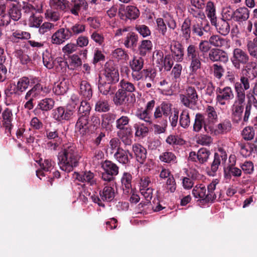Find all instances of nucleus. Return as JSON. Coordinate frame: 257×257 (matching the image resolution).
Listing matches in <instances>:
<instances>
[{
	"label": "nucleus",
	"instance_id": "nucleus-1",
	"mask_svg": "<svg viewBox=\"0 0 257 257\" xmlns=\"http://www.w3.org/2000/svg\"><path fill=\"white\" fill-rule=\"evenodd\" d=\"M80 159L76 146L72 143L66 144L58 153V165L62 171L69 173L78 166Z\"/></svg>",
	"mask_w": 257,
	"mask_h": 257
},
{
	"label": "nucleus",
	"instance_id": "nucleus-2",
	"mask_svg": "<svg viewBox=\"0 0 257 257\" xmlns=\"http://www.w3.org/2000/svg\"><path fill=\"white\" fill-rule=\"evenodd\" d=\"M181 103L186 107L195 110L198 104L199 95L193 86H187L183 94L180 95Z\"/></svg>",
	"mask_w": 257,
	"mask_h": 257
},
{
	"label": "nucleus",
	"instance_id": "nucleus-3",
	"mask_svg": "<svg viewBox=\"0 0 257 257\" xmlns=\"http://www.w3.org/2000/svg\"><path fill=\"white\" fill-rule=\"evenodd\" d=\"M186 60L190 61L189 69H200L201 68L202 59L200 55V52L196 46L194 44H190L187 48Z\"/></svg>",
	"mask_w": 257,
	"mask_h": 257
},
{
	"label": "nucleus",
	"instance_id": "nucleus-4",
	"mask_svg": "<svg viewBox=\"0 0 257 257\" xmlns=\"http://www.w3.org/2000/svg\"><path fill=\"white\" fill-rule=\"evenodd\" d=\"M74 107L72 105L59 106L52 110V117L58 122L70 120L74 114Z\"/></svg>",
	"mask_w": 257,
	"mask_h": 257
},
{
	"label": "nucleus",
	"instance_id": "nucleus-5",
	"mask_svg": "<svg viewBox=\"0 0 257 257\" xmlns=\"http://www.w3.org/2000/svg\"><path fill=\"white\" fill-rule=\"evenodd\" d=\"M101 164L104 171L101 174L102 179L108 182L113 181L119 173V167L114 163L107 160L101 162Z\"/></svg>",
	"mask_w": 257,
	"mask_h": 257
},
{
	"label": "nucleus",
	"instance_id": "nucleus-6",
	"mask_svg": "<svg viewBox=\"0 0 257 257\" xmlns=\"http://www.w3.org/2000/svg\"><path fill=\"white\" fill-rule=\"evenodd\" d=\"M99 77L116 84L119 79L118 70L112 62H106Z\"/></svg>",
	"mask_w": 257,
	"mask_h": 257
},
{
	"label": "nucleus",
	"instance_id": "nucleus-7",
	"mask_svg": "<svg viewBox=\"0 0 257 257\" xmlns=\"http://www.w3.org/2000/svg\"><path fill=\"white\" fill-rule=\"evenodd\" d=\"M136 100V96L134 93H127L119 89L115 92L113 99L116 105H124L127 108L132 107Z\"/></svg>",
	"mask_w": 257,
	"mask_h": 257
},
{
	"label": "nucleus",
	"instance_id": "nucleus-8",
	"mask_svg": "<svg viewBox=\"0 0 257 257\" xmlns=\"http://www.w3.org/2000/svg\"><path fill=\"white\" fill-rule=\"evenodd\" d=\"M249 56L247 53L240 48H235L232 52L230 60L235 69L240 70L242 65L247 64L249 61Z\"/></svg>",
	"mask_w": 257,
	"mask_h": 257
},
{
	"label": "nucleus",
	"instance_id": "nucleus-9",
	"mask_svg": "<svg viewBox=\"0 0 257 257\" xmlns=\"http://www.w3.org/2000/svg\"><path fill=\"white\" fill-rule=\"evenodd\" d=\"M118 15L120 19L124 21L135 20L138 18L140 12L138 8L133 5H121L118 9Z\"/></svg>",
	"mask_w": 257,
	"mask_h": 257
},
{
	"label": "nucleus",
	"instance_id": "nucleus-10",
	"mask_svg": "<svg viewBox=\"0 0 257 257\" xmlns=\"http://www.w3.org/2000/svg\"><path fill=\"white\" fill-rule=\"evenodd\" d=\"M156 21L157 30L163 36H166L167 31L166 25H167L170 30H174L177 28L176 22L173 17L170 15L165 17V20L159 18L156 19Z\"/></svg>",
	"mask_w": 257,
	"mask_h": 257
},
{
	"label": "nucleus",
	"instance_id": "nucleus-11",
	"mask_svg": "<svg viewBox=\"0 0 257 257\" xmlns=\"http://www.w3.org/2000/svg\"><path fill=\"white\" fill-rule=\"evenodd\" d=\"M211 154L210 151L205 148H200L197 153L190 152L188 160L200 165H205L208 161Z\"/></svg>",
	"mask_w": 257,
	"mask_h": 257
},
{
	"label": "nucleus",
	"instance_id": "nucleus-12",
	"mask_svg": "<svg viewBox=\"0 0 257 257\" xmlns=\"http://www.w3.org/2000/svg\"><path fill=\"white\" fill-rule=\"evenodd\" d=\"M219 153L215 152L214 159L210 165V169L207 172L210 176H215L221 164V160L225 162L227 158L226 152L222 148L218 149Z\"/></svg>",
	"mask_w": 257,
	"mask_h": 257
},
{
	"label": "nucleus",
	"instance_id": "nucleus-13",
	"mask_svg": "<svg viewBox=\"0 0 257 257\" xmlns=\"http://www.w3.org/2000/svg\"><path fill=\"white\" fill-rule=\"evenodd\" d=\"M216 94V101L221 105H225L234 98L233 90L229 86L223 88L217 87Z\"/></svg>",
	"mask_w": 257,
	"mask_h": 257
},
{
	"label": "nucleus",
	"instance_id": "nucleus-14",
	"mask_svg": "<svg viewBox=\"0 0 257 257\" xmlns=\"http://www.w3.org/2000/svg\"><path fill=\"white\" fill-rule=\"evenodd\" d=\"M144 65V60L141 57H134L133 60L130 62V65L133 71L132 75L134 80L138 81L143 77V75L141 72Z\"/></svg>",
	"mask_w": 257,
	"mask_h": 257
},
{
	"label": "nucleus",
	"instance_id": "nucleus-15",
	"mask_svg": "<svg viewBox=\"0 0 257 257\" xmlns=\"http://www.w3.org/2000/svg\"><path fill=\"white\" fill-rule=\"evenodd\" d=\"M70 34L67 27L60 28L52 35L51 42L53 44L61 45L71 38Z\"/></svg>",
	"mask_w": 257,
	"mask_h": 257
},
{
	"label": "nucleus",
	"instance_id": "nucleus-16",
	"mask_svg": "<svg viewBox=\"0 0 257 257\" xmlns=\"http://www.w3.org/2000/svg\"><path fill=\"white\" fill-rule=\"evenodd\" d=\"M69 11L75 16L79 13L86 12L88 9V4L86 0H72L69 2Z\"/></svg>",
	"mask_w": 257,
	"mask_h": 257
},
{
	"label": "nucleus",
	"instance_id": "nucleus-17",
	"mask_svg": "<svg viewBox=\"0 0 257 257\" xmlns=\"http://www.w3.org/2000/svg\"><path fill=\"white\" fill-rule=\"evenodd\" d=\"M75 130L82 136L89 135L93 132L91 125L89 123L88 118L85 117H78L75 124Z\"/></svg>",
	"mask_w": 257,
	"mask_h": 257
},
{
	"label": "nucleus",
	"instance_id": "nucleus-18",
	"mask_svg": "<svg viewBox=\"0 0 257 257\" xmlns=\"http://www.w3.org/2000/svg\"><path fill=\"white\" fill-rule=\"evenodd\" d=\"M205 116L201 113H197L195 114L194 122L193 124V130L195 132H199L202 127L204 128L205 132L209 134L210 131L212 129L210 125L206 123Z\"/></svg>",
	"mask_w": 257,
	"mask_h": 257
},
{
	"label": "nucleus",
	"instance_id": "nucleus-19",
	"mask_svg": "<svg viewBox=\"0 0 257 257\" xmlns=\"http://www.w3.org/2000/svg\"><path fill=\"white\" fill-rule=\"evenodd\" d=\"M245 96L236 94L235 100L232 107V114L234 117L240 120L244 109Z\"/></svg>",
	"mask_w": 257,
	"mask_h": 257
},
{
	"label": "nucleus",
	"instance_id": "nucleus-20",
	"mask_svg": "<svg viewBox=\"0 0 257 257\" xmlns=\"http://www.w3.org/2000/svg\"><path fill=\"white\" fill-rule=\"evenodd\" d=\"M17 2V0H0V26H7L11 22L10 16L6 13V8L8 4Z\"/></svg>",
	"mask_w": 257,
	"mask_h": 257
},
{
	"label": "nucleus",
	"instance_id": "nucleus-21",
	"mask_svg": "<svg viewBox=\"0 0 257 257\" xmlns=\"http://www.w3.org/2000/svg\"><path fill=\"white\" fill-rule=\"evenodd\" d=\"M171 56L173 60L179 63L183 61L184 56V49L179 42H175L170 46Z\"/></svg>",
	"mask_w": 257,
	"mask_h": 257
},
{
	"label": "nucleus",
	"instance_id": "nucleus-22",
	"mask_svg": "<svg viewBox=\"0 0 257 257\" xmlns=\"http://www.w3.org/2000/svg\"><path fill=\"white\" fill-rule=\"evenodd\" d=\"M98 88L99 92L103 95H112L116 91V87L115 84L99 77Z\"/></svg>",
	"mask_w": 257,
	"mask_h": 257
},
{
	"label": "nucleus",
	"instance_id": "nucleus-23",
	"mask_svg": "<svg viewBox=\"0 0 257 257\" xmlns=\"http://www.w3.org/2000/svg\"><path fill=\"white\" fill-rule=\"evenodd\" d=\"M208 58L212 62L220 61L226 63L228 60L227 53L220 49L212 48L210 49L208 54Z\"/></svg>",
	"mask_w": 257,
	"mask_h": 257
},
{
	"label": "nucleus",
	"instance_id": "nucleus-24",
	"mask_svg": "<svg viewBox=\"0 0 257 257\" xmlns=\"http://www.w3.org/2000/svg\"><path fill=\"white\" fill-rule=\"evenodd\" d=\"M114 158L120 164L127 165L130 163L133 158V154L127 149L118 148L114 154Z\"/></svg>",
	"mask_w": 257,
	"mask_h": 257
},
{
	"label": "nucleus",
	"instance_id": "nucleus-25",
	"mask_svg": "<svg viewBox=\"0 0 257 257\" xmlns=\"http://www.w3.org/2000/svg\"><path fill=\"white\" fill-rule=\"evenodd\" d=\"M54 100L52 98H45L41 100L38 104L37 107L34 110L35 115H39L41 111H48L54 107Z\"/></svg>",
	"mask_w": 257,
	"mask_h": 257
},
{
	"label": "nucleus",
	"instance_id": "nucleus-26",
	"mask_svg": "<svg viewBox=\"0 0 257 257\" xmlns=\"http://www.w3.org/2000/svg\"><path fill=\"white\" fill-rule=\"evenodd\" d=\"M241 175V170L235 167L234 164H229L223 169V175L226 180H230L232 177L239 178Z\"/></svg>",
	"mask_w": 257,
	"mask_h": 257
},
{
	"label": "nucleus",
	"instance_id": "nucleus-27",
	"mask_svg": "<svg viewBox=\"0 0 257 257\" xmlns=\"http://www.w3.org/2000/svg\"><path fill=\"white\" fill-rule=\"evenodd\" d=\"M38 79L36 77H28L27 76H23L19 78L17 81V85H16L19 92L23 93L26 91L28 88L29 86H32L33 84L36 83V81Z\"/></svg>",
	"mask_w": 257,
	"mask_h": 257
},
{
	"label": "nucleus",
	"instance_id": "nucleus-28",
	"mask_svg": "<svg viewBox=\"0 0 257 257\" xmlns=\"http://www.w3.org/2000/svg\"><path fill=\"white\" fill-rule=\"evenodd\" d=\"M229 21L224 20V19H216L214 23H211V25L215 26L217 31L222 35H227L230 30Z\"/></svg>",
	"mask_w": 257,
	"mask_h": 257
},
{
	"label": "nucleus",
	"instance_id": "nucleus-29",
	"mask_svg": "<svg viewBox=\"0 0 257 257\" xmlns=\"http://www.w3.org/2000/svg\"><path fill=\"white\" fill-rule=\"evenodd\" d=\"M231 126L232 125L230 121L225 119L218 124L216 128H214V126H212V130L210 131L209 134L216 136L226 134L231 131Z\"/></svg>",
	"mask_w": 257,
	"mask_h": 257
},
{
	"label": "nucleus",
	"instance_id": "nucleus-30",
	"mask_svg": "<svg viewBox=\"0 0 257 257\" xmlns=\"http://www.w3.org/2000/svg\"><path fill=\"white\" fill-rule=\"evenodd\" d=\"M132 149L137 162L141 164H144L147 159V151L146 149L139 144L134 145Z\"/></svg>",
	"mask_w": 257,
	"mask_h": 257
},
{
	"label": "nucleus",
	"instance_id": "nucleus-31",
	"mask_svg": "<svg viewBox=\"0 0 257 257\" xmlns=\"http://www.w3.org/2000/svg\"><path fill=\"white\" fill-rule=\"evenodd\" d=\"M32 87L26 94L25 98L35 99L40 96L42 92H46V87H43L42 85L38 82L37 80L36 83L32 86Z\"/></svg>",
	"mask_w": 257,
	"mask_h": 257
},
{
	"label": "nucleus",
	"instance_id": "nucleus-32",
	"mask_svg": "<svg viewBox=\"0 0 257 257\" xmlns=\"http://www.w3.org/2000/svg\"><path fill=\"white\" fill-rule=\"evenodd\" d=\"M249 79L244 77H240V82H236L234 84V89L236 94L245 96V91L250 88Z\"/></svg>",
	"mask_w": 257,
	"mask_h": 257
},
{
	"label": "nucleus",
	"instance_id": "nucleus-33",
	"mask_svg": "<svg viewBox=\"0 0 257 257\" xmlns=\"http://www.w3.org/2000/svg\"><path fill=\"white\" fill-rule=\"evenodd\" d=\"M2 124L10 134H11V131L13 126L12 121L13 120V113L12 110L9 108H6L2 112Z\"/></svg>",
	"mask_w": 257,
	"mask_h": 257
},
{
	"label": "nucleus",
	"instance_id": "nucleus-34",
	"mask_svg": "<svg viewBox=\"0 0 257 257\" xmlns=\"http://www.w3.org/2000/svg\"><path fill=\"white\" fill-rule=\"evenodd\" d=\"M76 179L81 182L86 183L90 186L96 184L94 174L91 171H84L75 173Z\"/></svg>",
	"mask_w": 257,
	"mask_h": 257
},
{
	"label": "nucleus",
	"instance_id": "nucleus-35",
	"mask_svg": "<svg viewBox=\"0 0 257 257\" xmlns=\"http://www.w3.org/2000/svg\"><path fill=\"white\" fill-rule=\"evenodd\" d=\"M133 177L128 172H124L121 178V183L123 194L128 195L132 192V183Z\"/></svg>",
	"mask_w": 257,
	"mask_h": 257
},
{
	"label": "nucleus",
	"instance_id": "nucleus-36",
	"mask_svg": "<svg viewBox=\"0 0 257 257\" xmlns=\"http://www.w3.org/2000/svg\"><path fill=\"white\" fill-rule=\"evenodd\" d=\"M204 116H206L205 119L206 123L210 125L212 128V126H214V123L217 121L218 117L217 112L214 107L211 105H207L205 110Z\"/></svg>",
	"mask_w": 257,
	"mask_h": 257
},
{
	"label": "nucleus",
	"instance_id": "nucleus-37",
	"mask_svg": "<svg viewBox=\"0 0 257 257\" xmlns=\"http://www.w3.org/2000/svg\"><path fill=\"white\" fill-rule=\"evenodd\" d=\"M249 11L243 7H240L234 11V21L239 23L246 21L249 18Z\"/></svg>",
	"mask_w": 257,
	"mask_h": 257
},
{
	"label": "nucleus",
	"instance_id": "nucleus-38",
	"mask_svg": "<svg viewBox=\"0 0 257 257\" xmlns=\"http://www.w3.org/2000/svg\"><path fill=\"white\" fill-rule=\"evenodd\" d=\"M79 93L85 99L89 100L92 96V89L89 83L83 80L80 84Z\"/></svg>",
	"mask_w": 257,
	"mask_h": 257
},
{
	"label": "nucleus",
	"instance_id": "nucleus-39",
	"mask_svg": "<svg viewBox=\"0 0 257 257\" xmlns=\"http://www.w3.org/2000/svg\"><path fill=\"white\" fill-rule=\"evenodd\" d=\"M209 42L211 45L216 47L227 48L229 47L228 40L217 35L211 36L209 39Z\"/></svg>",
	"mask_w": 257,
	"mask_h": 257
},
{
	"label": "nucleus",
	"instance_id": "nucleus-40",
	"mask_svg": "<svg viewBox=\"0 0 257 257\" xmlns=\"http://www.w3.org/2000/svg\"><path fill=\"white\" fill-rule=\"evenodd\" d=\"M191 20L189 18L185 19L182 23L181 31L182 37L186 41L189 40L191 38Z\"/></svg>",
	"mask_w": 257,
	"mask_h": 257
},
{
	"label": "nucleus",
	"instance_id": "nucleus-41",
	"mask_svg": "<svg viewBox=\"0 0 257 257\" xmlns=\"http://www.w3.org/2000/svg\"><path fill=\"white\" fill-rule=\"evenodd\" d=\"M20 8L23 11L24 16L28 19L35 15L38 11L32 5L24 2H23L22 5H20Z\"/></svg>",
	"mask_w": 257,
	"mask_h": 257
},
{
	"label": "nucleus",
	"instance_id": "nucleus-42",
	"mask_svg": "<svg viewBox=\"0 0 257 257\" xmlns=\"http://www.w3.org/2000/svg\"><path fill=\"white\" fill-rule=\"evenodd\" d=\"M138 39L139 36L137 34L132 32H129L124 39L123 44L127 48L136 47Z\"/></svg>",
	"mask_w": 257,
	"mask_h": 257
},
{
	"label": "nucleus",
	"instance_id": "nucleus-43",
	"mask_svg": "<svg viewBox=\"0 0 257 257\" xmlns=\"http://www.w3.org/2000/svg\"><path fill=\"white\" fill-rule=\"evenodd\" d=\"M20 5L19 3H18L17 4H11V7L9 10L8 14L10 16V19H12L15 21H17L20 19L22 17V9L20 8Z\"/></svg>",
	"mask_w": 257,
	"mask_h": 257
},
{
	"label": "nucleus",
	"instance_id": "nucleus-44",
	"mask_svg": "<svg viewBox=\"0 0 257 257\" xmlns=\"http://www.w3.org/2000/svg\"><path fill=\"white\" fill-rule=\"evenodd\" d=\"M99 195L103 201L110 202L115 196L114 189L110 186H105L102 191H100Z\"/></svg>",
	"mask_w": 257,
	"mask_h": 257
},
{
	"label": "nucleus",
	"instance_id": "nucleus-45",
	"mask_svg": "<svg viewBox=\"0 0 257 257\" xmlns=\"http://www.w3.org/2000/svg\"><path fill=\"white\" fill-rule=\"evenodd\" d=\"M68 83L67 81L64 79L60 82L55 83L53 91L54 93L58 95H63L68 90Z\"/></svg>",
	"mask_w": 257,
	"mask_h": 257
},
{
	"label": "nucleus",
	"instance_id": "nucleus-46",
	"mask_svg": "<svg viewBox=\"0 0 257 257\" xmlns=\"http://www.w3.org/2000/svg\"><path fill=\"white\" fill-rule=\"evenodd\" d=\"M206 188L202 184L197 185L192 190V194L196 198H199L206 202Z\"/></svg>",
	"mask_w": 257,
	"mask_h": 257
},
{
	"label": "nucleus",
	"instance_id": "nucleus-47",
	"mask_svg": "<svg viewBox=\"0 0 257 257\" xmlns=\"http://www.w3.org/2000/svg\"><path fill=\"white\" fill-rule=\"evenodd\" d=\"M205 13L211 23H214V21L217 19V17L215 6L212 2L209 1L207 3Z\"/></svg>",
	"mask_w": 257,
	"mask_h": 257
},
{
	"label": "nucleus",
	"instance_id": "nucleus-48",
	"mask_svg": "<svg viewBox=\"0 0 257 257\" xmlns=\"http://www.w3.org/2000/svg\"><path fill=\"white\" fill-rule=\"evenodd\" d=\"M51 6L54 9L64 12L69 11V2L67 0H51Z\"/></svg>",
	"mask_w": 257,
	"mask_h": 257
},
{
	"label": "nucleus",
	"instance_id": "nucleus-49",
	"mask_svg": "<svg viewBox=\"0 0 257 257\" xmlns=\"http://www.w3.org/2000/svg\"><path fill=\"white\" fill-rule=\"evenodd\" d=\"M153 44L150 40H143L138 47L139 54L142 56H145L147 53L151 52Z\"/></svg>",
	"mask_w": 257,
	"mask_h": 257
},
{
	"label": "nucleus",
	"instance_id": "nucleus-50",
	"mask_svg": "<svg viewBox=\"0 0 257 257\" xmlns=\"http://www.w3.org/2000/svg\"><path fill=\"white\" fill-rule=\"evenodd\" d=\"M157 55H159L160 57V59L162 62H163V67L164 69L167 71H170L173 67L174 64V60L171 57L170 54L165 55V57H163V54L162 52H158Z\"/></svg>",
	"mask_w": 257,
	"mask_h": 257
},
{
	"label": "nucleus",
	"instance_id": "nucleus-51",
	"mask_svg": "<svg viewBox=\"0 0 257 257\" xmlns=\"http://www.w3.org/2000/svg\"><path fill=\"white\" fill-rule=\"evenodd\" d=\"M90 110V104L86 100L82 101L78 110L79 117H85L88 118Z\"/></svg>",
	"mask_w": 257,
	"mask_h": 257
},
{
	"label": "nucleus",
	"instance_id": "nucleus-52",
	"mask_svg": "<svg viewBox=\"0 0 257 257\" xmlns=\"http://www.w3.org/2000/svg\"><path fill=\"white\" fill-rule=\"evenodd\" d=\"M159 159L161 162L168 164H175L177 162L175 155L173 153L169 151L163 153L159 156Z\"/></svg>",
	"mask_w": 257,
	"mask_h": 257
},
{
	"label": "nucleus",
	"instance_id": "nucleus-53",
	"mask_svg": "<svg viewBox=\"0 0 257 257\" xmlns=\"http://www.w3.org/2000/svg\"><path fill=\"white\" fill-rule=\"evenodd\" d=\"M190 118L189 111L184 109L180 115L179 124L184 128H187L190 124Z\"/></svg>",
	"mask_w": 257,
	"mask_h": 257
},
{
	"label": "nucleus",
	"instance_id": "nucleus-54",
	"mask_svg": "<svg viewBox=\"0 0 257 257\" xmlns=\"http://www.w3.org/2000/svg\"><path fill=\"white\" fill-rule=\"evenodd\" d=\"M54 58L49 51H46L43 53V62L48 69H52L54 66Z\"/></svg>",
	"mask_w": 257,
	"mask_h": 257
},
{
	"label": "nucleus",
	"instance_id": "nucleus-55",
	"mask_svg": "<svg viewBox=\"0 0 257 257\" xmlns=\"http://www.w3.org/2000/svg\"><path fill=\"white\" fill-rule=\"evenodd\" d=\"M85 25L79 23H76L70 28H67L70 32L71 37H76L85 31Z\"/></svg>",
	"mask_w": 257,
	"mask_h": 257
},
{
	"label": "nucleus",
	"instance_id": "nucleus-56",
	"mask_svg": "<svg viewBox=\"0 0 257 257\" xmlns=\"http://www.w3.org/2000/svg\"><path fill=\"white\" fill-rule=\"evenodd\" d=\"M134 127L136 131L135 136L136 137L142 138L146 137L149 132L148 128L143 123H136L134 125Z\"/></svg>",
	"mask_w": 257,
	"mask_h": 257
},
{
	"label": "nucleus",
	"instance_id": "nucleus-57",
	"mask_svg": "<svg viewBox=\"0 0 257 257\" xmlns=\"http://www.w3.org/2000/svg\"><path fill=\"white\" fill-rule=\"evenodd\" d=\"M216 183L212 182L207 186L208 192L206 194V202H213L216 198V195L214 192L216 189Z\"/></svg>",
	"mask_w": 257,
	"mask_h": 257
},
{
	"label": "nucleus",
	"instance_id": "nucleus-58",
	"mask_svg": "<svg viewBox=\"0 0 257 257\" xmlns=\"http://www.w3.org/2000/svg\"><path fill=\"white\" fill-rule=\"evenodd\" d=\"M205 27H203L202 23H192V34L193 36L201 37L204 35L203 31L205 30Z\"/></svg>",
	"mask_w": 257,
	"mask_h": 257
},
{
	"label": "nucleus",
	"instance_id": "nucleus-59",
	"mask_svg": "<svg viewBox=\"0 0 257 257\" xmlns=\"http://www.w3.org/2000/svg\"><path fill=\"white\" fill-rule=\"evenodd\" d=\"M112 56L113 58L117 59V61H126L129 58L128 55L121 48L115 49L112 53Z\"/></svg>",
	"mask_w": 257,
	"mask_h": 257
},
{
	"label": "nucleus",
	"instance_id": "nucleus-60",
	"mask_svg": "<svg viewBox=\"0 0 257 257\" xmlns=\"http://www.w3.org/2000/svg\"><path fill=\"white\" fill-rule=\"evenodd\" d=\"M31 38V35L29 32L16 31L13 33L11 36L12 41L14 42H18L17 39L28 40Z\"/></svg>",
	"mask_w": 257,
	"mask_h": 257
},
{
	"label": "nucleus",
	"instance_id": "nucleus-61",
	"mask_svg": "<svg viewBox=\"0 0 257 257\" xmlns=\"http://www.w3.org/2000/svg\"><path fill=\"white\" fill-rule=\"evenodd\" d=\"M119 84L120 87L119 89L123 92H126L127 93V92L132 93L136 90V87L134 84L123 79L120 81Z\"/></svg>",
	"mask_w": 257,
	"mask_h": 257
},
{
	"label": "nucleus",
	"instance_id": "nucleus-62",
	"mask_svg": "<svg viewBox=\"0 0 257 257\" xmlns=\"http://www.w3.org/2000/svg\"><path fill=\"white\" fill-rule=\"evenodd\" d=\"M202 9L203 8L192 6L189 8L188 12L194 18L203 20L205 19L206 17Z\"/></svg>",
	"mask_w": 257,
	"mask_h": 257
},
{
	"label": "nucleus",
	"instance_id": "nucleus-63",
	"mask_svg": "<svg viewBox=\"0 0 257 257\" xmlns=\"http://www.w3.org/2000/svg\"><path fill=\"white\" fill-rule=\"evenodd\" d=\"M135 29L143 38L147 37L151 34V32L149 28L145 25H136L135 26Z\"/></svg>",
	"mask_w": 257,
	"mask_h": 257
},
{
	"label": "nucleus",
	"instance_id": "nucleus-64",
	"mask_svg": "<svg viewBox=\"0 0 257 257\" xmlns=\"http://www.w3.org/2000/svg\"><path fill=\"white\" fill-rule=\"evenodd\" d=\"M254 134V130L252 126L244 127L241 132L242 138L246 141H250L253 139Z\"/></svg>",
	"mask_w": 257,
	"mask_h": 257
}]
</instances>
